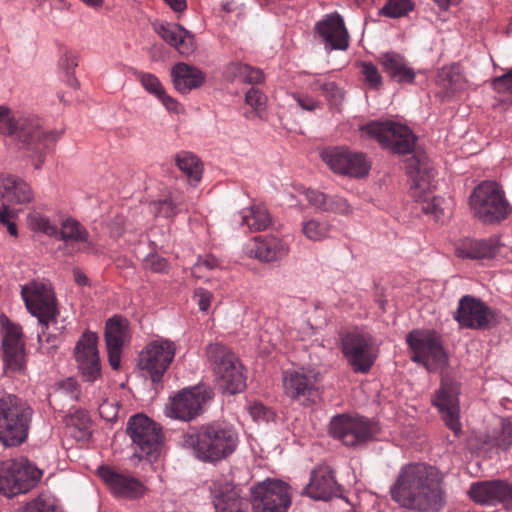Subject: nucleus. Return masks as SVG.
Masks as SVG:
<instances>
[{"mask_svg":"<svg viewBox=\"0 0 512 512\" xmlns=\"http://www.w3.org/2000/svg\"><path fill=\"white\" fill-rule=\"evenodd\" d=\"M436 85L443 97L451 96L463 89L465 81L460 68L456 65L441 68L437 74Z\"/></svg>","mask_w":512,"mask_h":512,"instance_id":"obj_38","label":"nucleus"},{"mask_svg":"<svg viewBox=\"0 0 512 512\" xmlns=\"http://www.w3.org/2000/svg\"><path fill=\"white\" fill-rule=\"evenodd\" d=\"M492 86L497 92L512 93V69L504 75L495 77L492 80Z\"/></svg>","mask_w":512,"mask_h":512,"instance_id":"obj_54","label":"nucleus"},{"mask_svg":"<svg viewBox=\"0 0 512 512\" xmlns=\"http://www.w3.org/2000/svg\"><path fill=\"white\" fill-rule=\"evenodd\" d=\"M310 88L313 91L320 90L327 101L332 105H339L344 98L343 91L335 82L322 77L314 79L310 84Z\"/></svg>","mask_w":512,"mask_h":512,"instance_id":"obj_42","label":"nucleus"},{"mask_svg":"<svg viewBox=\"0 0 512 512\" xmlns=\"http://www.w3.org/2000/svg\"><path fill=\"white\" fill-rule=\"evenodd\" d=\"M126 322L120 317L110 318L106 323L105 341L110 366L118 370L121 364V352L126 336Z\"/></svg>","mask_w":512,"mask_h":512,"instance_id":"obj_31","label":"nucleus"},{"mask_svg":"<svg viewBox=\"0 0 512 512\" xmlns=\"http://www.w3.org/2000/svg\"><path fill=\"white\" fill-rule=\"evenodd\" d=\"M443 475L425 463L404 465L390 487L391 499L399 506L418 511H438L444 503Z\"/></svg>","mask_w":512,"mask_h":512,"instance_id":"obj_1","label":"nucleus"},{"mask_svg":"<svg viewBox=\"0 0 512 512\" xmlns=\"http://www.w3.org/2000/svg\"><path fill=\"white\" fill-rule=\"evenodd\" d=\"M249 412L254 420H268L271 414V412L262 403L258 402L250 405Z\"/></svg>","mask_w":512,"mask_h":512,"instance_id":"obj_60","label":"nucleus"},{"mask_svg":"<svg viewBox=\"0 0 512 512\" xmlns=\"http://www.w3.org/2000/svg\"><path fill=\"white\" fill-rule=\"evenodd\" d=\"M304 195L311 206L325 212L328 201V197L325 194L317 190L305 189Z\"/></svg>","mask_w":512,"mask_h":512,"instance_id":"obj_51","label":"nucleus"},{"mask_svg":"<svg viewBox=\"0 0 512 512\" xmlns=\"http://www.w3.org/2000/svg\"><path fill=\"white\" fill-rule=\"evenodd\" d=\"M378 63L384 73L400 85L412 84L416 78V72L406 57L398 52L389 51L381 54Z\"/></svg>","mask_w":512,"mask_h":512,"instance_id":"obj_30","label":"nucleus"},{"mask_svg":"<svg viewBox=\"0 0 512 512\" xmlns=\"http://www.w3.org/2000/svg\"><path fill=\"white\" fill-rule=\"evenodd\" d=\"M156 98L164 105V107L169 112L179 113L182 109L179 102L173 97L169 96L166 93L165 89Z\"/></svg>","mask_w":512,"mask_h":512,"instance_id":"obj_58","label":"nucleus"},{"mask_svg":"<svg viewBox=\"0 0 512 512\" xmlns=\"http://www.w3.org/2000/svg\"><path fill=\"white\" fill-rule=\"evenodd\" d=\"M26 512H60L57 501L49 494H40L36 499L28 502L25 506Z\"/></svg>","mask_w":512,"mask_h":512,"instance_id":"obj_46","label":"nucleus"},{"mask_svg":"<svg viewBox=\"0 0 512 512\" xmlns=\"http://www.w3.org/2000/svg\"><path fill=\"white\" fill-rule=\"evenodd\" d=\"M213 397V390L206 385L184 388L171 398L168 415L190 421L203 412L204 405Z\"/></svg>","mask_w":512,"mask_h":512,"instance_id":"obj_16","label":"nucleus"},{"mask_svg":"<svg viewBox=\"0 0 512 512\" xmlns=\"http://www.w3.org/2000/svg\"><path fill=\"white\" fill-rule=\"evenodd\" d=\"M316 33L329 50H346L349 45V34L343 18L338 13L327 15L317 22Z\"/></svg>","mask_w":512,"mask_h":512,"instance_id":"obj_26","label":"nucleus"},{"mask_svg":"<svg viewBox=\"0 0 512 512\" xmlns=\"http://www.w3.org/2000/svg\"><path fill=\"white\" fill-rule=\"evenodd\" d=\"M413 9L414 4L411 0H388L381 9V14L390 18H400Z\"/></svg>","mask_w":512,"mask_h":512,"instance_id":"obj_45","label":"nucleus"},{"mask_svg":"<svg viewBox=\"0 0 512 512\" xmlns=\"http://www.w3.org/2000/svg\"><path fill=\"white\" fill-rule=\"evenodd\" d=\"M31 414V409L20 405L16 396L0 392V441L5 446L25 441Z\"/></svg>","mask_w":512,"mask_h":512,"instance_id":"obj_5","label":"nucleus"},{"mask_svg":"<svg viewBox=\"0 0 512 512\" xmlns=\"http://www.w3.org/2000/svg\"><path fill=\"white\" fill-rule=\"evenodd\" d=\"M98 475L116 497L135 500L145 494L144 484L129 473L121 472L110 466H101L98 468Z\"/></svg>","mask_w":512,"mask_h":512,"instance_id":"obj_21","label":"nucleus"},{"mask_svg":"<svg viewBox=\"0 0 512 512\" xmlns=\"http://www.w3.org/2000/svg\"><path fill=\"white\" fill-rule=\"evenodd\" d=\"M175 12H183L187 8L186 0H163Z\"/></svg>","mask_w":512,"mask_h":512,"instance_id":"obj_63","label":"nucleus"},{"mask_svg":"<svg viewBox=\"0 0 512 512\" xmlns=\"http://www.w3.org/2000/svg\"><path fill=\"white\" fill-rule=\"evenodd\" d=\"M497 446L503 450L512 445V428H505L502 434L497 438Z\"/></svg>","mask_w":512,"mask_h":512,"instance_id":"obj_61","label":"nucleus"},{"mask_svg":"<svg viewBox=\"0 0 512 512\" xmlns=\"http://www.w3.org/2000/svg\"><path fill=\"white\" fill-rule=\"evenodd\" d=\"M126 432L134 446V457L156 458L161 445V429L150 418L143 414L132 416L128 423Z\"/></svg>","mask_w":512,"mask_h":512,"instance_id":"obj_11","label":"nucleus"},{"mask_svg":"<svg viewBox=\"0 0 512 512\" xmlns=\"http://www.w3.org/2000/svg\"><path fill=\"white\" fill-rule=\"evenodd\" d=\"M29 227L36 232H41L48 236H58V228L52 224L46 216L33 211L27 217Z\"/></svg>","mask_w":512,"mask_h":512,"instance_id":"obj_44","label":"nucleus"},{"mask_svg":"<svg viewBox=\"0 0 512 512\" xmlns=\"http://www.w3.org/2000/svg\"><path fill=\"white\" fill-rule=\"evenodd\" d=\"M245 253L261 262H273L288 255L289 244L274 235L257 236L246 245Z\"/></svg>","mask_w":512,"mask_h":512,"instance_id":"obj_25","label":"nucleus"},{"mask_svg":"<svg viewBox=\"0 0 512 512\" xmlns=\"http://www.w3.org/2000/svg\"><path fill=\"white\" fill-rule=\"evenodd\" d=\"M241 224L247 226L250 231H262L267 229L272 218L267 208L262 204H254L241 212Z\"/></svg>","mask_w":512,"mask_h":512,"instance_id":"obj_39","label":"nucleus"},{"mask_svg":"<svg viewBox=\"0 0 512 512\" xmlns=\"http://www.w3.org/2000/svg\"><path fill=\"white\" fill-rule=\"evenodd\" d=\"M207 357L214 366L219 385L228 394H236L246 387L243 366L226 346L215 343L207 348Z\"/></svg>","mask_w":512,"mask_h":512,"instance_id":"obj_6","label":"nucleus"},{"mask_svg":"<svg viewBox=\"0 0 512 512\" xmlns=\"http://www.w3.org/2000/svg\"><path fill=\"white\" fill-rule=\"evenodd\" d=\"M470 207L475 217L485 224L500 223L511 213L504 191L494 181H483L470 196Z\"/></svg>","mask_w":512,"mask_h":512,"instance_id":"obj_4","label":"nucleus"},{"mask_svg":"<svg viewBox=\"0 0 512 512\" xmlns=\"http://www.w3.org/2000/svg\"><path fill=\"white\" fill-rule=\"evenodd\" d=\"M0 134L15 136L29 156H37L35 169L42 166L44 151L61 137V132L44 130L37 116L16 117L4 106H0Z\"/></svg>","mask_w":512,"mask_h":512,"instance_id":"obj_2","label":"nucleus"},{"mask_svg":"<svg viewBox=\"0 0 512 512\" xmlns=\"http://www.w3.org/2000/svg\"><path fill=\"white\" fill-rule=\"evenodd\" d=\"M239 444L236 429L224 422L202 425L183 436V445L192 449L195 456L209 463H216L232 455Z\"/></svg>","mask_w":512,"mask_h":512,"instance_id":"obj_3","label":"nucleus"},{"mask_svg":"<svg viewBox=\"0 0 512 512\" xmlns=\"http://www.w3.org/2000/svg\"><path fill=\"white\" fill-rule=\"evenodd\" d=\"M99 414L107 421H112L117 417L118 408L114 403L104 400L98 407Z\"/></svg>","mask_w":512,"mask_h":512,"instance_id":"obj_59","label":"nucleus"},{"mask_svg":"<svg viewBox=\"0 0 512 512\" xmlns=\"http://www.w3.org/2000/svg\"><path fill=\"white\" fill-rule=\"evenodd\" d=\"M62 67L66 70L68 82L71 86L77 85L78 81L74 78V69L78 66V58L74 53L67 52L61 62Z\"/></svg>","mask_w":512,"mask_h":512,"instance_id":"obj_52","label":"nucleus"},{"mask_svg":"<svg viewBox=\"0 0 512 512\" xmlns=\"http://www.w3.org/2000/svg\"><path fill=\"white\" fill-rule=\"evenodd\" d=\"M149 206L155 216L164 218H173L179 213L188 211L185 194L178 189L169 190L166 195L152 201Z\"/></svg>","mask_w":512,"mask_h":512,"instance_id":"obj_36","label":"nucleus"},{"mask_svg":"<svg viewBox=\"0 0 512 512\" xmlns=\"http://www.w3.org/2000/svg\"><path fill=\"white\" fill-rule=\"evenodd\" d=\"M219 265L218 260L214 257H208L203 260H199L196 264V268L200 269L202 267H206L208 269H213Z\"/></svg>","mask_w":512,"mask_h":512,"instance_id":"obj_64","label":"nucleus"},{"mask_svg":"<svg viewBox=\"0 0 512 512\" xmlns=\"http://www.w3.org/2000/svg\"><path fill=\"white\" fill-rule=\"evenodd\" d=\"M176 354V345L169 339L149 342L139 354L138 366L153 383L162 381Z\"/></svg>","mask_w":512,"mask_h":512,"instance_id":"obj_13","label":"nucleus"},{"mask_svg":"<svg viewBox=\"0 0 512 512\" xmlns=\"http://www.w3.org/2000/svg\"><path fill=\"white\" fill-rule=\"evenodd\" d=\"M155 31L181 55L188 56L196 48L193 34L178 24L162 23L155 28Z\"/></svg>","mask_w":512,"mask_h":512,"instance_id":"obj_32","label":"nucleus"},{"mask_svg":"<svg viewBox=\"0 0 512 512\" xmlns=\"http://www.w3.org/2000/svg\"><path fill=\"white\" fill-rule=\"evenodd\" d=\"M316 374L305 368L288 369L283 372L282 383L285 395L306 404L316 391Z\"/></svg>","mask_w":512,"mask_h":512,"instance_id":"obj_24","label":"nucleus"},{"mask_svg":"<svg viewBox=\"0 0 512 512\" xmlns=\"http://www.w3.org/2000/svg\"><path fill=\"white\" fill-rule=\"evenodd\" d=\"M330 435L347 447H358L372 441L379 427L376 422L359 415L334 416L329 425Z\"/></svg>","mask_w":512,"mask_h":512,"instance_id":"obj_7","label":"nucleus"},{"mask_svg":"<svg viewBox=\"0 0 512 512\" xmlns=\"http://www.w3.org/2000/svg\"><path fill=\"white\" fill-rule=\"evenodd\" d=\"M325 212L349 215L352 212V208L345 199L334 196L328 197Z\"/></svg>","mask_w":512,"mask_h":512,"instance_id":"obj_50","label":"nucleus"},{"mask_svg":"<svg viewBox=\"0 0 512 512\" xmlns=\"http://www.w3.org/2000/svg\"><path fill=\"white\" fill-rule=\"evenodd\" d=\"M2 205L26 204L32 201L33 192L30 185L23 179L14 176H0Z\"/></svg>","mask_w":512,"mask_h":512,"instance_id":"obj_33","label":"nucleus"},{"mask_svg":"<svg viewBox=\"0 0 512 512\" xmlns=\"http://www.w3.org/2000/svg\"><path fill=\"white\" fill-rule=\"evenodd\" d=\"M341 350L353 371L363 374L371 370L378 353L373 337L357 330L342 335Z\"/></svg>","mask_w":512,"mask_h":512,"instance_id":"obj_10","label":"nucleus"},{"mask_svg":"<svg viewBox=\"0 0 512 512\" xmlns=\"http://www.w3.org/2000/svg\"><path fill=\"white\" fill-rule=\"evenodd\" d=\"M96 333L86 331L76 343L74 356L85 381L94 382L101 376V362L97 349Z\"/></svg>","mask_w":512,"mask_h":512,"instance_id":"obj_20","label":"nucleus"},{"mask_svg":"<svg viewBox=\"0 0 512 512\" xmlns=\"http://www.w3.org/2000/svg\"><path fill=\"white\" fill-rule=\"evenodd\" d=\"M215 512H248L250 503L242 488L227 476L215 478L210 485Z\"/></svg>","mask_w":512,"mask_h":512,"instance_id":"obj_17","label":"nucleus"},{"mask_svg":"<svg viewBox=\"0 0 512 512\" xmlns=\"http://www.w3.org/2000/svg\"><path fill=\"white\" fill-rule=\"evenodd\" d=\"M41 477V470L27 459L6 460L0 464V493L7 497L26 493Z\"/></svg>","mask_w":512,"mask_h":512,"instance_id":"obj_8","label":"nucleus"},{"mask_svg":"<svg viewBox=\"0 0 512 512\" xmlns=\"http://www.w3.org/2000/svg\"><path fill=\"white\" fill-rule=\"evenodd\" d=\"M136 79L140 82L142 87L151 95L157 97L164 87L158 77L148 72H135Z\"/></svg>","mask_w":512,"mask_h":512,"instance_id":"obj_47","label":"nucleus"},{"mask_svg":"<svg viewBox=\"0 0 512 512\" xmlns=\"http://www.w3.org/2000/svg\"><path fill=\"white\" fill-rule=\"evenodd\" d=\"M361 131L376 139L393 153H411L415 146L416 139L412 131L407 126L394 121H374L363 126Z\"/></svg>","mask_w":512,"mask_h":512,"instance_id":"obj_12","label":"nucleus"},{"mask_svg":"<svg viewBox=\"0 0 512 512\" xmlns=\"http://www.w3.org/2000/svg\"><path fill=\"white\" fill-rule=\"evenodd\" d=\"M293 98L296 100L298 105L306 111H314L321 106V103L315 100L313 97L304 94H294Z\"/></svg>","mask_w":512,"mask_h":512,"instance_id":"obj_57","label":"nucleus"},{"mask_svg":"<svg viewBox=\"0 0 512 512\" xmlns=\"http://www.w3.org/2000/svg\"><path fill=\"white\" fill-rule=\"evenodd\" d=\"M413 184L410 187V195L416 200L422 202V211L426 214L432 215L438 220L443 215L441 207V199L432 196L431 182L429 174H422L417 170L415 175L412 176Z\"/></svg>","mask_w":512,"mask_h":512,"instance_id":"obj_29","label":"nucleus"},{"mask_svg":"<svg viewBox=\"0 0 512 512\" xmlns=\"http://www.w3.org/2000/svg\"><path fill=\"white\" fill-rule=\"evenodd\" d=\"M455 320L462 327L483 329L494 323V313L481 300L465 295L459 300Z\"/></svg>","mask_w":512,"mask_h":512,"instance_id":"obj_23","label":"nucleus"},{"mask_svg":"<svg viewBox=\"0 0 512 512\" xmlns=\"http://www.w3.org/2000/svg\"><path fill=\"white\" fill-rule=\"evenodd\" d=\"M56 237L67 243H81L82 248L80 250L82 252L92 254L101 252L100 247L90 239L87 229L73 218H68L62 222L60 230L58 229V236Z\"/></svg>","mask_w":512,"mask_h":512,"instance_id":"obj_34","label":"nucleus"},{"mask_svg":"<svg viewBox=\"0 0 512 512\" xmlns=\"http://www.w3.org/2000/svg\"><path fill=\"white\" fill-rule=\"evenodd\" d=\"M177 167L187 176L190 182L198 183L202 176V163L190 152H180L175 158Z\"/></svg>","mask_w":512,"mask_h":512,"instance_id":"obj_41","label":"nucleus"},{"mask_svg":"<svg viewBox=\"0 0 512 512\" xmlns=\"http://www.w3.org/2000/svg\"><path fill=\"white\" fill-rule=\"evenodd\" d=\"M458 394L459 388L456 383L443 380L432 399V404L438 409L446 426L456 437L462 433Z\"/></svg>","mask_w":512,"mask_h":512,"instance_id":"obj_19","label":"nucleus"},{"mask_svg":"<svg viewBox=\"0 0 512 512\" xmlns=\"http://www.w3.org/2000/svg\"><path fill=\"white\" fill-rule=\"evenodd\" d=\"M254 512H288L291 506L290 487L280 480L267 479L251 488Z\"/></svg>","mask_w":512,"mask_h":512,"instance_id":"obj_14","label":"nucleus"},{"mask_svg":"<svg viewBox=\"0 0 512 512\" xmlns=\"http://www.w3.org/2000/svg\"><path fill=\"white\" fill-rule=\"evenodd\" d=\"M321 158L334 172L353 177L367 175L370 168L363 153L352 152L343 147L325 149Z\"/></svg>","mask_w":512,"mask_h":512,"instance_id":"obj_18","label":"nucleus"},{"mask_svg":"<svg viewBox=\"0 0 512 512\" xmlns=\"http://www.w3.org/2000/svg\"><path fill=\"white\" fill-rule=\"evenodd\" d=\"M5 366L12 372H21L25 366L24 343L21 328L8 323L2 340Z\"/></svg>","mask_w":512,"mask_h":512,"instance_id":"obj_28","label":"nucleus"},{"mask_svg":"<svg viewBox=\"0 0 512 512\" xmlns=\"http://www.w3.org/2000/svg\"><path fill=\"white\" fill-rule=\"evenodd\" d=\"M468 494L481 505L512 506V484L505 480L479 481L471 484Z\"/></svg>","mask_w":512,"mask_h":512,"instance_id":"obj_22","label":"nucleus"},{"mask_svg":"<svg viewBox=\"0 0 512 512\" xmlns=\"http://www.w3.org/2000/svg\"><path fill=\"white\" fill-rule=\"evenodd\" d=\"M21 295L28 311L38 318L42 329L56 321V299L51 287L44 283L30 282L22 287Z\"/></svg>","mask_w":512,"mask_h":512,"instance_id":"obj_15","label":"nucleus"},{"mask_svg":"<svg viewBox=\"0 0 512 512\" xmlns=\"http://www.w3.org/2000/svg\"><path fill=\"white\" fill-rule=\"evenodd\" d=\"M224 76L229 81L248 84H257L263 80V73L260 69L238 62L228 64Z\"/></svg>","mask_w":512,"mask_h":512,"instance_id":"obj_40","label":"nucleus"},{"mask_svg":"<svg viewBox=\"0 0 512 512\" xmlns=\"http://www.w3.org/2000/svg\"><path fill=\"white\" fill-rule=\"evenodd\" d=\"M301 231L311 241H323L329 236L330 224L327 221L308 219L302 222Z\"/></svg>","mask_w":512,"mask_h":512,"instance_id":"obj_43","label":"nucleus"},{"mask_svg":"<svg viewBox=\"0 0 512 512\" xmlns=\"http://www.w3.org/2000/svg\"><path fill=\"white\" fill-rule=\"evenodd\" d=\"M146 267L154 272L162 273L166 271L167 260L159 255H149L145 260Z\"/></svg>","mask_w":512,"mask_h":512,"instance_id":"obj_56","label":"nucleus"},{"mask_svg":"<svg viewBox=\"0 0 512 512\" xmlns=\"http://www.w3.org/2000/svg\"><path fill=\"white\" fill-rule=\"evenodd\" d=\"M360 68L364 82L369 88L378 90L382 86L383 80L378 68L372 62H361Z\"/></svg>","mask_w":512,"mask_h":512,"instance_id":"obj_48","label":"nucleus"},{"mask_svg":"<svg viewBox=\"0 0 512 512\" xmlns=\"http://www.w3.org/2000/svg\"><path fill=\"white\" fill-rule=\"evenodd\" d=\"M456 255L463 259H491L498 252L495 240H465L456 248Z\"/></svg>","mask_w":512,"mask_h":512,"instance_id":"obj_37","label":"nucleus"},{"mask_svg":"<svg viewBox=\"0 0 512 512\" xmlns=\"http://www.w3.org/2000/svg\"><path fill=\"white\" fill-rule=\"evenodd\" d=\"M194 299L201 311H207L211 305L213 294L204 288H197L194 291Z\"/></svg>","mask_w":512,"mask_h":512,"instance_id":"obj_55","label":"nucleus"},{"mask_svg":"<svg viewBox=\"0 0 512 512\" xmlns=\"http://www.w3.org/2000/svg\"><path fill=\"white\" fill-rule=\"evenodd\" d=\"M406 341L411 349L412 361L422 364L429 372H435L447 365V355L440 337L430 330H413Z\"/></svg>","mask_w":512,"mask_h":512,"instance_id":"obj_9","label":"nucleus"},{"mask_svg":"<svg viewBox=\"0 0 512 512\" xmlns=\"http://www.w3.org/2000/svg\"><path fill=\"white\" fill-rule=\"evenodd\" d=\"M76 419L80 421V426L83 429L87 428V426H88V424L90 422L89 416H88V414L85 411H77L75 413V415H73L71 417V423L72 424H76L75 423Z\"/></svg>","mask_w":512,"mask_h":512,"instance_id":"obj_62","label":"nucleus"},{"mask_svg":"<svg viewBox=\"0 0 512 512\" xmlns=\"http://www.w3.org/2000/svg\"><path fill=\"white\" fill-rule=\"evenodd\" d=\"M171 77L174 87L182 94L201 87L206 79L204 72L199 68L179 62L172 67Z\"/></svg>","mask_w":512,"mask_h":512,"instance_id":"obj_35","label":"nucleus"},{"mask_svg":"<svg viewBox=\"0 0 512 512\" xmlns=\"http://www.w3.org/2000/svg\"><path fill=\"white\" fill-rule=\"evenodd\" d=\"M15 216V212L7 205L0 207V224L7 226L8 232L12 236H17V226L11 221Z\"/></svg>","mask_w":512,"mask_h":512,"instance_id":"obj_53","label":"nucleus"},{"mask_svg":"<svg viewBox=\"0 0 512 512\" xmlns=\"http://www.w3.org/2000/svg\"><path fill=\"white\" fill-rule=\"evenodd\" d=\"M245 103L258 114L265 110L267 97L260 89L251 87L246 93Z\"/></svg>","mask_w":512,"mask_h":512,"instance_id":"obj_49","label":"nucleus"},{"mask_svg":"<svg viewBox=\"0 0 512 512\" xmlns=\"http://www.w3.org/2000/svg\"><path fill=\"white\" fill-rule=\"evenodd\" d=\"M305 493L315 500L327 501L332 497L339 496L341 489L335 480L332 469L327 465H320L312 470Z\"/></svg>","mask_w":512,"mask_h":512,"instance_id":"obj_27","label":"nucleus"}]
</instances>
